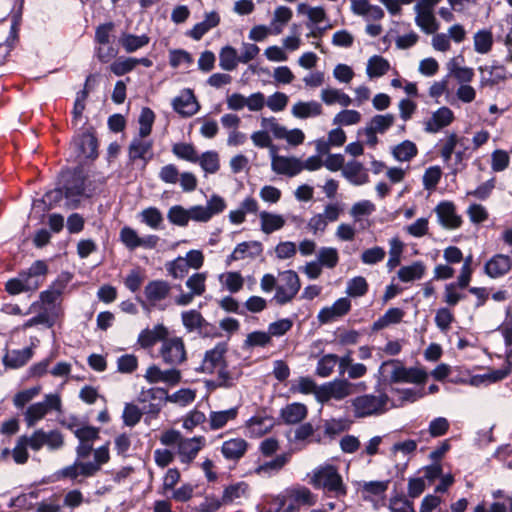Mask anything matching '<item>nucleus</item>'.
Listing matches in <instances>:
<instances>
[{
    "label": "nucleus",
    "instance_id": "13",
    "mask_svg": "<svg viewBox=\"0 0 512 512\" xmlns=\"http://www.w3.org/2000/svg\"><path fill=\"white\" fill-rule=\"evenodd\" d=\"M438 223L445 229L455 230L462 224V218L457 214L456 206L451 201H442L434 209Z\"/></svg>",
    "mask_w": 512,
    "mask_h": 512
},
{
    "label": "nucleus",
    "instance_id": "5",
    "mask_svg": "<svg viewBox=\"0 0 512 512\" xmlns=\"http://www.w3.org/2000/svg\"><path fill=\"white\" fill-rule=\"evenodd\" d=\"M158 354L162 361L171 366L176 367L187 360V351L185 343L181 337H166L161 343Z\"/></svg>",
    "mask_w": 512,
    "mask_h": 512
},
{
    "label": "nucleus",
    "instance_id": "39",
    "mask_svg": "<svg viewBox=\"0 0 512 512\" xmlns=\"http://www.w3.org/2000/svg\"><path fill=\"white\" fill-rule=\"evenodd\" d=\"M238 409L230 408L223 411H212L209 415V427L211 430L223 428L228 422L237 417Z\"/></svg>",
    "mask_w": 512,
    "mask_h": 512
},
{
    "label": "nucleus",
    "instance_id": "62",
    "mask_svg": "<svg viewBox=\"0 0 512 512\" xmlns=\"http://www.w3.org/2000/svg\"><path fill=\"white\" fill-rule=\"evenodd\" d=\"M166 270L174 279H182L188 273V262L185 258L178 257L166 264Z\"/></svg>",
    "mask_w": 512,
    "mask_h": 512
},
{
    "label": "nucleus",
    "instance_id": "12",
    "mask_svg": "<svg viewBox=\"0 0 512 512\" xmlns=\"http://www.w3.org/2000/svg\"><path fill=\"white\" fill-rule=\"evenodd\" d=\"M288 506L285 512H293L301 507H310L316 504L317 495L305 486H298L287 492Z\"/></svg>",
    "mask_w": 512,
    "mask_h": 512
},
{
    "label": "nucleus",
    "instance_id": "57",
    "mask_svg": "<svg viewBox=\"0 0 512 512\" xmlns=\"http://www.w3.org/2000/svg\"><path fill=\"white\" fill-rule=\"evenodd\" d=\"M167 218L172 224L181 227L187 226L190 221L188 209H185L181 205L172 206L168 210Z\"/></svg>",
    "mask_w": 512,
    "mask_h": 512
},
{
    "label": "nucleus",
    "instance_id": "17",
    "mask_svg": "<svg viewBox=\"0 0 512 512\" xmlns=\"http://www.w3.org/2000/svg\"><path fill=\"white\" fill-rule=\"evenodd\" d=\"M206 440L203 436L184 438L177 449L181 463L190 464L205 446Z\"/></svg>",
    "mask_w": 512,
    "mask_h": 512
},
{
    "label": "nucleus",
    "instance_id": "45",
    "mask_svg": "<svg viewBox=\"0 0 512 512\" xmlns=\"http://www.w3.org/2000/svg\"><path fill=\"white\" fill-rule=\"evenodd\" d=\"M142 223L153 230H159L163 224L164 218L161 211L156 207L143 209L139 214Z\"/></svg>",
    "mask_w": 512,
    "mask_h": 512
},
{
    "label": "nucleus",
    "instance_id": "48",
    "mask_svg": "<svg viewBox=\"0 0 512 512\" xmlns=\"http://www.w3.org/2000/svg\"><path fill=\"white\" fill-rule=\"evenodd\" d=\"M481 84L493 85L505 78V69L503 66L480 67Z\"/></svg>",
    "mask_w": 512,
    "mask_h": 512
},
{
    "label": "nucleus",
    "instance_id": "10",
    "mask_svg": "<svg viewBox=\"0 0 512 512\" xmlns=\"http://www.w3.org/2000/svg\"><path fill=\"white\" fill-rule=\"evenodd\" d=\"M226 207L224 199L213 195L206 206L195 205L188 209L189 219L196 222H208L214 215L221 213Z\"/></svg>",
    "mask_w": 512,
    "mask_h": 512
},
{
    "label": "nucleus",
    "instance_id": "53",
    "mask_svg": "<svg viewBox=\"0 0 512 512\" xmlns=\"http://www.w3.org/2000/svg\"><path fill=\"white\" fill-rule=\"evenodd\" d=\"M201 168L209 174L216 173L220 168L219 155L215 151H206L200 157L198 161Z\"/></svg>",
    "mask_w": 512,
    "mask_h": 512
},
{
    "label": "nucleus",
    "instance_id": "24",
    "mask_svg": "<svg viewBox=\"0 0 512 512\" xmlns=\"http://www.w3.org/2000/svg\"><path fill=\"white\" fill-rule=\"evenodd\" d=\"M351 10L355 15L364 17L367 21H377L384 17L380 6L372 5L368 0H352Z\"/></svg>",
    "mask_w": 512,
    "mask_h": 512
},
{
    "label": "nucleus",
    "instance_id": "31",
    "mask_svg": "<svg viewBox=\"0 0 512 512\" xmlns=\"http://www.w3.org/2000/svg\"><path fill=\"white\" fill-rule=\"evenodd\" d=\"M415 23L425 34H435L439 30V23L432 10H414Z\"/></svg>",
    "mask_w": 512,
    "mask_h": 512
},
{
    "label": "nucleus",
    "instance_id": "47",
    "mask_svg": "<svg viewBox=\"0 0 512 512\" xmlns=\"http://www.w3.org/2000/svg\"><path fill=\"white\" fill-rule=\"evenodd\" d=\"M240 58L232 46H225L219 53V66L225 71H232L237 67Z\"/></svg>",
    "mask_w": 512,
    "mask_h": 512
},
{
    "label": "nucleus",
    "instance_id": "1",
    "mask_svg": "<svg viewBox=\"0 0 512 512\" xmlns=\"http://www.w3.org/2000/svg\"><path fill=\"white\" fill-rule=\"evenodd\" d=\"M309 483L316 489H322L334 497H342L347 494L346 485L343 482L338 468L325 463L317 466L308 474Z\"/></svg>",
    "mask_w": 512,
    "mask_h": 512
},
{
    "label": "nucleus",
    "instance_id": "32",
    "mask_svg": "<svg viewBox=\"0 0 512 512\" xmlns=\"http://www.w3.org/2000/svg\"><path fill=\"white\" fill-rule=\"evenodd\" d=\"M322 111V106L317 101H298L291 108V114L298 119L317 117Z\"/></svg>",
    "mask_w": 512,
    "mask_h": 512
},
{
    "label": "nucleus",
    "instance_id": "36",
    "mask_svg": "<svg viewBox=\"0 0 512 512\" xmlns=\"http://www.w3.org/2000/svg\"><path fill=\"white\" fill-rule=\"evenodd\" d=\"M220 22L217 12L211 11L205 14L203 21L197 23L190 31V36L195 40H200L210 29L216 27Z\"/></svg>",
    "mask_w": 512,
    "mask_h": 512
},
{
    "label": "nucleus",
    "instance_id": "8",
    "mask_svg": "<svg viewBox=\"0 0 512 512\" xmlns=\"http://www.w3.org/2000/svg\"><path fill=\"white\" fill-rule=\"evenodd\" d=\"M353 384L345 379H335L319 386L317 401L326 403L330 400L341 401L352 394Z\"/></svg>",
    "mask_w": 512,
    "mask_h": 512
},
{
    "label": "nucleus",
    "instance_id": "9",
    "mask_svg": "<svg viewBox=\"0 0 512 512\" xmlns=\"http://www.w3.org/2000/svg\"><path fill=\"white\" fill-rule=\"evenodd\" d=\"M271 170L287 177H294L303 171L302 160L294 156L277 154V149L271 151Z\"/></svg>",
    "mask_w": 512,
    "mask_h": 512
},
{
    "label": "nucleus",
    "instance_id": "54",
    "mask_svg": "<svg viewBox=\"0 0 512 512\" xmlns=\"http://www.w3.org/2000/svg\"><path fill=\"white\" fill-rule=\"evenodd\" d=\"M338 363V356L335 354H327L321 357L317 363L316 374L322 378L331 375Z\"/></svg>",
    "mask_w": 512,
    "mask_h": 512
},
{
    "label": "nucleus",
    "instance_id": "30",
    "mask_svg": "<svg viewBox=\"0 0 512 512\" xmlns=\"http://www.w3.org/2000/svg\"><path fill=\"white\" fill-rule=\"evenodd\" d=\"M290 460V454L284 453L276 456L273 460L258 465L254 473L260 477H271L278 473Z\"/></svg>",
    "mask_w": 512,
    "mask_h": 512
},
{
    "label": "nucleus",
    "instance_id": "29",
    "mask_svg": "<svg viewBox=\"0 0 512 512\" xmlns=\"http://www.w3.org/2000/svg\"><path fill=\"white\" fill-rule=\"evenodd\" d=\"M146 137H137L129 145V158L134 161L141 159L146 164L151 158L152 141Z\"/></svg>",
    "mask_w": 512,
    "mask_h": 512
},
{
    "label": "nucleus",
    "instance_id": "46",
    "mask_svg": "<svg viewBox=\"0 0 512 512\" xmlns=\"http://www.w3.org/2000/svg\"><path fill=\"white\" fill-rule=\"evenodd\" d=\"M395 119L392 113L377 114L370 119L367 126L379 134H384L393 126Z\"/></svg>",
    "mask_w": 512,
    "mask_h": 512
},
{
    "label": "nucleus",
    "instance_id": "56",
    "mask_svg": "<svg viewBox=\"0 0 512 512\" xmlns=\"http://www.w3.org/2000/svg\"><path fill=\"white\" fill-rule=\"evenodd\" d=\"M248 486L245 483H237L227 487L222 496V503H233L246 496Z\"/></svg>",
    "mask_w": 512,
    "mask_h": 512
},
{
    "label": "nucleus",
    "instance_id": "33",
    "mask_svg": "<svg viewBox=\"0 0 512 512\" xmlns=\"http://www.w3.org/2000/svg\"><path fill=\"white\" fill-rule=\"evenodd\" d=\"M259 219L261 231L267 235L282 229L286 223L282 215L268 211H261Z\"/></svg>",
    "mask_w": 512,
    "mask_h": 512
},
{
    "label": "nucleus",
    "instance_id": "22",
    "mask_svg": "<svg viewBox=\"0 0 512 512\" xmlns=\"http://www.w3.org/2000/svg\"><path fill=\"white\" fill-rule=\"evenodd\" d=\"M168 334L169 331L166 326L157 324L153 326V328L142 330L138 335L137 342L142 348L147 349L154 346L159 341L162 343Z\"/></svg>",
    "mask_w": 512,
    "mask_h": 512
},
{
    "label": "nucleus",
    "instance_id": "25",
    "mask_svg": "<svg viewBox=\"0 0 512 512\" xmlns=\"http://www.w3.org/2000/svg\"><path fill=\"white\" fill-rule=\"evenodd\" d=\"M72 147L78 157L93 158L96 156L97 143L91 133H83L75 137L72 141Z\"/></svg>",
    "mask_w": 512,
    "mask_h": 512
},
{
    "label": "nucleus",
    "instance_id": "21",
    "mask_svg": "<svg viewBox=\"0 0 512 512\" xmlns=\"http://www.w3.org/2000/svg\"><path fill=\"white\" fill-rule=\"evenodd\" d=\"M512 267V259L504 254H496L484 265L485 273L493 279L504 276Z\"/></svg>",
    "mask_w": 512,
    "mask_h": 512
},
{
    "label": "nucleus",
    "instance_id": "41",
    "mask_svg": "<svg viewBox=\"0 0 512 512\" xmlns=\"http://www.w3.org/2000/svg\"><path fill=\"white\" fill-rule=\"evenodd\" d=\"M474 50L479 54H487L493 46V34L489 29L478 30L473 36Z\"/></svg>",
    "mask_w": 512,
    "mask_h": 512
},
{
    "label": "nucleus",
    "instance_id": "60",
    "mask_svg": "<svg viewBox=\"0 0 512 512\" xmlns=\"http://www.w3.org/2000/svg\"><path fill=\"white\" fill-rule=\"evenodd\" d=\"M317 259L321 266L334 268L339 261L338 251L333 247H322L318 251Z\"/></svg>",
    "mask_w": 512,
    "mask_h": 512
},
{
    "label": "nucleus",
    "instance_id": "58",
    "mask_svg": "<svg viewBox=\"0 0 512 512\" xmlns=\"http://www.w3.org/2000/svg\"><path fill=\"white\" fill-rule=\"evenodd\" d=\"M248 426L252 435L260 437L270 431L273 427L271 418L253 417L249 420Z\"/></svg>",
    "mask_w": 512,
    "mask_h": 512
},
{
    "label": "nucleus",
    "instance_id": "44",
    "mask_svg": "<svg viewBox=\"0 0 512 512\" xmlns=\"http://www.w3.org/2000/svg\"><path fill=\"white\" fill-rule=\"evenodd\" d=\"M292 10L286 6H279L275 9L273 19L271 22V33L278 35L283 31L286 25L292 18Z\"/></svg>",
    "mask_w": 512,
    "mask_h": 512
},
{
    "label": "nucleus",
    "instance_id": "37",
    "mask_svg": "<svg viewBox=\"0 0 512 512\" xmlns=\"http://www.w3.org/2000/svg\"><path fill=\"white\" fill-rule=\"evenodd\" d=\"M307 412L306 405L294 402L288 404L281 410V417L285 423L296 424L306 418Z\"/></svg>",
    "mask_w": 512,
    "mask_h": 512
},
{
    "label": "nucleus",
    "instance_id": "27",
    "mask_svg": "<svg viewBox=\"0 0 512 512\" xmlns=\"http://www.w3.org/2000/svg\"><path fill=\"white\" fill-rule=\"evenodd\" d=\"M225 352L226 348L222 344L207 351L202 362V371L205 373H214L219 367L223 366Z\"/></svg>",
    "mask_w": 512,
    "mask_h": 512
},
{
    "label": "nucleus",
    "instance_id": "7",
    "mask_svg": "<svg viewBox=\"0 0 512 512\" xmlns=\"http://www.w3.org/2000/svg\"><path fill=\"white\" fill-rule=\"evenodd\" d=\"M300 287V279L297 273L292 270L284 271L280 274L273 299L277 304L285 305L295 298Z\"/></svg>",
    "mask_w": 512,
    "mask_h": 512
},
{
    "label": "nucleus",
    "instance_id": "43",
    "mask_svg": "<svg viewBox=\"0 0 512 512\" xmlns=\"http://www.w3.org/2000/svg\"><path fill=\"white\" fill-rule=\"evenodd\" d=\"M417 153V146L410 140H405L392 149L393 157L400 162L410 161Z\"/></svg>",
    "mask_w": 512,
    "mask_h": 512
},
{
    "label": "nucleus",
    "instance_id": "38",
    "mask_svg": "<svg viewBox=\"0 0 512 512\" xmlns=\"http://www.w3.org/2000/svg\"><path fill=\"white\" fill-rule=\"evenodd\" d=\"M320 98L326 105L338 103L343 107H348L352 103L349 95L336 88L322 89Z\"/></svg>",
    "mask_w": 512,
    "mask_h": 512
},
{
    "label": "nucleus",
    "instance_id": "2",
    "mask_svg": "<svg viewBox=\"0 0 512 512\" xmlns=\"http://www.w3.org/2000/svg\"><path fill=\"white\" fill-rule=\"evenodd\" d=\"M48 267L42 260L35 261L26 271L19 273L18 277L7 281L5 288L10 294H19L24 291H34L42 284Z\"/></svg>",
    "mask_w": 512,
    "mask_h": 512
},
{
    "label": "nucleus",
    "instance_id": "4",
    "mask_svg": "<svg viewBox=\"0 0 512 512\" xmlns=\"http://www.w3.org/2000/svg\"><path fill=\"white\" fill-rule=\"evenodd\" d=\"M171 285L165 280L149 281L144 287V299L140 303L144 309L151 308L165 309L163 302L171 293Z\"/></svg>",
    "mask_w": 512,
    "mask_h": 512
},
{
    "label": "nucleus",
    "instance_id": "59",
    "mask_svg": "<svg viewBox=\"0 0 512 512\" xmlns=\"http://www.w3.org/2000/svg\"><path fill=\"white\" fill-rule=\"evenodd\" d=\"M368 291V283L362 276H357L347 282L346 293L350 297H361Z\"/></svg>",
    "mask_w": 512,
    "mask_h": 512
},
{
    "label": "nucleus",
    "instance_id": "64",
    "mask_svg": "<svg viewBox=\"0 0 512 512\" xmlns=\"http://www.w3.org/2000/svg\"><path fill=\"white\" fill-rule=\"evenodd\" d=\"M155 120V114L150 108H143L139 116V136L147 137L152 130V125Z\"/></svg>",
    "mask_w": 512,
    "mask_h": 512
},
{
    "label": "nucleus",
    "instance_id": "42",
    "mask_svg": "<svg viewBox=\"0 0 512 512\" xmlns=\"http://www.w3.org/2000/svg\"><path fill=\"white\" fill-rule=\"evenodd\" d=\"M32 357V349L24 348L21 350H13L7 353L3 359L4 364L10 368H19L24 366Z\"/></svg>",
    "mask_w": 512,
    "mask_h": 512
},
{
    "label": "nucleus",
    "instance_id": "18",
    "mask_svg": "<svg viewBox=\"0 0 512 512\" xmlns=\"http://www.w3.org/2000/svg\"><path fill=\"white\" fill-rule=\"evenodd\" d=\"M351 309V301L347 297L337 299L331 306L323 307L318 315L317 319L320 323H330L344 315H346Z\"/></svg>",
    "mask_w": 512,
    "mask_h": 512
},
{
    "label": "nucleus",
    "instance_id": "55",
    "mask_svg": "<svg viewBox=\"0 0 512 512\" xmlns=\"http://www.w3.org/2000/svg\"><path fill=\"white\" fill-rule=\"evenodd\" d=\"M362 119L361 113L356 110L345 109L337 113L333 118V124L350 126L358 124Z\"/></svg>",
    "mask_w": 512,
    "mask_h": 512
},
{
    "label": "nucleus",
    "instance_id": "61",
    "mask_svg": "<svg viewBox=\"0 0 512 512\" xmlns=\"http://www.w3.org/2000/svg\"><path fill=\"white\" fill-rule=\"evenodd\" d=\"M172 152L180 159L196 163L198 154L192 144L176 143L173 145Z\"/></svg>",
    "mask_w": 512,
    "mask_h": 512
},
{
    "label": "nucleus",
    "instance_id": "26",
    "mask_svg": "<svg viewBox=\"0 0 512 512\" xmlns=\"http://www.w3.org/2000/svg\"><path fill=\"white\" fill-rule=\"evenodd\" d=\"M342 175L351 184L360 186L369 181L368 173L362 163L358 161H349L342 169Z\"/></svg>",
    "mask_w": 512,
    "mask_h": 512
},
{
    "label": "nucleus",
    "instance_id": "20",
    "mask_svg": "<svg viewBox=\"0 0 512 512\" xmlns=\"http://www.w3.org/2000/svg\"><path fill=\"white\" fill-rule=\"evenodd\" d=\"M64 189L67 206L76 208L80 202V197L85 191L83 176L80 173L72 174L67 180Z\"/></svg>",
    "mask_w": 512,
    "mask_h": 512
},
{
    "label": "nucleus",
    "instance_id": "11",
    "mask_svg": "<svg viewBox=\"0 0 512 512\" xmlns=\"http://www.w3.org/2000/svg\"><path fill=\"white\" fill-rule=\"evenodd\" d=\"M206 274L205 273H194L190 276L185 285L189 289L187 293H181L175 297L174 302L178 306H187L196 296H201L206 290Z\"/></svg>",
    "mask_w": 512,
    "mask_h": 512
},
{
    "label": "nucleus",
    "instance_id": "50",
    "mask_svg": "<svg viewBox=\"0 0 512 512\" xmlns=\"http://www.w3.org/2000/svg\"><path fill=\"white\" fill-rule=\"evenodd\" d=\"M149 37L147 35H133L123 34L120 38V43L126 52L132 53L149 43Z\"/></svg>",
    "mask_w": 512,
    "mask_h": 512
},
{
    "label": "nucleus",
    "instance_id": "3",
    "mask_svg": "<svg viewBox=\"0 0 512 512\" xmlns=\"http://www.w3.org/2000/svg\"><path fill=\"white\" fill-rule=\"evenodd\" d=\"M354 416L364 418L381 415L389 409V397L381 393L379 395L365 394L352 400Z\"/></svg>",
    "mask_w": 512,
    "mask_h": 512
},
{
    "label": "nucleus",
    "instance_id": "35",
    "mask_svg": "<svg viewBox=\"0 0 512 512\" xmlns=\"http://www.w3.org/2000/svg\"><path fill=\"white\" fill-rule=\"evenodd\" d=\"M379 371L390 382H404L406 368L396 360L383 362Z\"/></svg>",
    "mask_w": 512,
    "mask_h": 512
},
{
    "label": "nucleus",
    "instance_id": "6",
    "mask_svg": "<svg viewBox=\"0 0 512 512\" xmlns=\"http://www.w3.org/2000/svg\"><path fill=\"white\" fill-rule=\"evenodd\" d=\"M61 410V399L57 394H47L41 402L31 404L24 413V418L28 427H34L50 411Z\"/></svg>",
    "mask_w": 512,
    "mask_h": 512
},
{
    "label": "nucleus",
    "instance_id": "51",
    "mask_svg": "<svg viewBox=\"0 0 512 512\" xmlns=\"http://www.w3.org/2000/svg\"><path fill=\"white\" fill-rule=\"evenodd\" d=\"M181 320L183 326L189 332H192L196 329H201L205 323L201 313L194 309L182 312Z\"/></svg>",
    "mask_w": 512,
    "mask_h": 512
},
{
    "label": "nucleus",
    "instance_id": "23",
    "mask_svg": "<svg viewBox=\"0 0 512 512\" xmlns=\"http://www.w3.org/2000/svg\"><path fill=\"white\" fill-rule=\"evenodd\" d=\"M263 248L262 244L258 241H245L239 243L231 255L229 256L227 262L230 264L231 261H238L244 259H255L262 254Z\"/></svg>",
    "mask_w": 512,
    "mask_h": 512
},
{
    "label": "nucleus",
    "instance_id": "16",
    "mask_svg": "<svg viewBox=\"0 0 512 512\" xmlns=\"http://www.w3.org/2000/svg\"><path fill=\"white\" fill-rule=\"evenodd\" d=\"M173 109L182 117L195 115L200 105L191 89H183L172 101Z\"/></svg>",
    "mask_w": 512,
    "mask_h": 512
},
{
    "label": "nucleus",
    "instance_id": "19",
    "mask_svg": "<svg viewBox=\"0 0 512 512\" xmlns=\"http://www.w3.org/2000/svg\"><path fill=\"white\" fill-rule=\"evenodd\" d=\"M454 113L448 107H440L432 113L431 117L425 121L424 130L427 133H438L454 121Z\"/></svg>",
    "mask_w": 512,
    "mask_h": 512
},
{
    "label": "nucleus",
    "instance_id": "34",
    "mask_svg": "<svg viewBox=\"0 0 512 512\" xmlns=\"http://www.w3.org/2000/svg\"><path fill=\"white\" fill-rule=\"evenodd\" d=\"M426 269L422 261H415L410 265L402 266L397 272V277L403 283L417 281L424 277Z\"/></svg>",
    "mask_w": 512,
    "mask_h": 512
},
{
    "label": "nucleus",
    "instance_id": "63",
    "mask_svg": "<svg viewBox=\"0 0 512 512\" xmlns=\"http://www.w3.org/2000/svg\"><path fill=\"white\" fill-rule=\"evenodd\" d=\"M508 375V370H494L483 375H476L471 378V384L479 386L481 384H489L500 381Z\"/></svg>",
    "mask_w": 512,
    "mask_h": 512
},
{
    "label": "nucleus",
    "instance_id": "40",
    "mask_svg": "<svg viewBox=\"0 0 512 512\" xmlns=\"http://www.w3.org/2000/svg\"><path fill=\"white\" fill-rule=\"evenodd\" d=\"M390 69V63L379 55H374L368 59L366 73L370 79L385 75Z\"/></svg>",
    "mask_w": 512,
    "mask_h": 512
},
{
    "label": "nucleus",
    "instance_id": "28",
    "mask_svg": "<svg viewBox=\"0 0 512 512\" xmlns=\"http://www.w3.org/2000/svg\"><path fill=\"white\" fill-rule=\"evenodd\" d=\"M248 448V443L243 438H232L223 442L221 453L227 460H239L244 456Z\"/></svg>",
    "mask_w": 512,
    "mask_h": 512
},
{
    "label": "nucleus",
    "instance_id": "49",
    "mask_svg": "<svg viewBox=\"0 0 512 512\" xmlns=\"http://www.w3.org/2000/svg\"><path fill=\"white\" fill-rule=\"evenodd\" d=\"M388 486L389 480L364 482L361 486L363 498L369 500L373 496H382L386 493Z\"/></svg>",
    "mask_w": 512,
    "mask_h": 512
},
{
    "label": "nucleus",
    "instance_id": "15",
    "mask_svg": "<svg viewBox=\"0 0 512 512\" xmlns=\"http://www.w3.org/2000/svg\"><path fill=\"white\" fill-rule=\"evenodd\" d=\"M69 281L70 277L68 275H61L47 290L41 292L40 303L42 308H59L57 303H59Z\"/></svg>",
    "mask_w": 512,
    "mask_h": 512
},
{
    "label": "nucleus",
    "instance_id": "14",
    "mask_svg": "<svg viewBox=\"0 0 512 512\" xmlns=\"http://www.w3.org/2000/svg\"><path fill=\"white\" fill-rule=\"evenodd\" d=\"M144 378L150 384L165 383L169 386H175L181 381V372L175 367L162 370L153 364L147 368Z\"/></svg>",
    "mask_w": 512,
    "mask_h": 512
},
{
    "label": "nucleus",
    "instance_id": "52",
    "mask_svg": "<svg viewBox=\"0 0 512 512\" xmlns=\"http://www.w3.org/2000/svg\"><path fill=\"white\" fill-rule=\"evenodd\" d=\"M463 138L457 136L456 133H449L443 141L440 155L444 162H449L451 160L452 154L455 152V149L458 145H463Z\"/></svg>",
    "mask_w": 512,
    "mask_h": 512
}]
</instances>
